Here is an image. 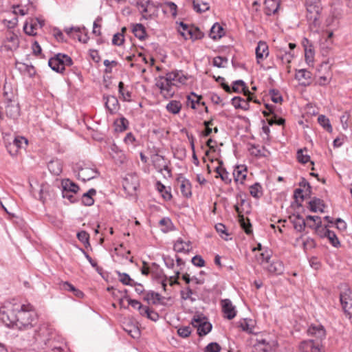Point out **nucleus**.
<instances>
[{
	"instance_id": "obj_1",
	"label": "nucleus",
	"mask_w": 352,
	"mask_h": 352,
	"mask_svg": "<svg viewBox=\"0 0 352 352\" xmlns=\"http://www.w3.org/2000/svg\"><path fill=\"white\" fill-rule=\"evenodd\" d=\"M3 322L15 324L20 330H28L35 326L38 316L30 304L6 302L0 307Z\"/></svg>"
},
{
	"instance_id": "obj_2",
	"label": "nucleus",
	"mask_w": 352,
	"mask_h": 352,
	"mask_svg": "<svg viewBox=\"0 0 352 352\" xmlns=\"http://www.w3.org/2000/svg\"><path fill=\"white\" fill-rule=\"evenodd\" d=\"M56 332L53 327L46 322L41 323L33 330L32 340L42 348H50L52 351L61 352L63 349L54 344Z\"/></svg>"
},
{
	"instance_id": "obj_3",
	"label": "nucleus",
	"mask_w": 352,
	"mask_h": 352,
	"mask_svg": "<svg viewBox=\"0 0 352 352\" xmlns=\"http://www.w3.org/2000/svg\"><path fill=\"white\" fill-rule=\"evenodd\" d=\"M307 18L310 24L318 28L320 25V15L322 7L320 0H306Z\"/></svg>"
},
{
	"instance_id": "obj_4",
	"label": "nucleus",
	"mask_w": 352,
	"mask_h": 352,
	"mask_svg": "<svg viewBox=\"0 0 352 352\" xmlns=\"http://www.w3.org/2000/svg\"><path fill=\"white\" fill-rule=\"evenodd\" d=\"M155 86L159 89L160 95L166 99L170 98L175 95L176 87L168 73L155 79Z\"/></svg>"
},
{
	"instance_id": "obj_5",
	"label": "nucleus",
	"mask_w": 352,
	"mask_h": 352,
	"mask_svg": "<svg viewBox=\"0 0 352 352\" xmlns=\"http://www.w3.org/2000/svg\"><path fill=\"white\" fill-rule=\"evenodd\" d=\"M72 64L73 60L70 56L60 53L50 58L48 61L50 68L58 73H63L65 66H71Z\"/></svg>"
},
{
	"instance_id": "obj_6",
	"label": "nucleus",
	"mask_w": 352,
	"mask_h": 352,
	"mask_svg": "<svg viewBox=\"0 0 352 352\" xmlns=\"http://www.w3.org/2000/svg\"><path fill=\"white\" fill-rule=\"evenodd\" d=\"M191 324L197 329L199 336L207 335L212 330V324L203 315H196L191 321Z\"/></svg>"
},
{
	"instance_id": "obj_7",
	"label": "nucleus",
	"mask_w": 352,
	"mask_h": 352,
	"mask_svg": "<svg viewBox=\"0 0 352 352\" xmlns=\"http://www.w3.org/2000/svg\"><path fill=\"white\" fill-rule=\"evenodd\" d=\"M340 300L345 314L349 318L352 317V291L347 285L342 287Z\"/></svg>"
},
{
	"instance_id": "obj_8",
	"label": "nucleus",
	"mask_w": 352,
	"mask_h": 352,
	"mask_svg": "<svg viewBox=\"0 0 352 352\" xmlns=\"http://www.w3.org/2000/svg\"><path fill=\"white\" fill-rule=\"evenodd\" d=\"M151 159L153 166L159 173H162L163 170H165L167 172L168 177H171V169L169 168L170 161L169 160L158 153L152 155Z\"/></svg>"
},
{
	"instance_id": "obj_9",
	"label": "nucleus",
	"mask_w": 352,
	"mask_h": 352,
	"mask_svg": "<svg viewBox=\"0 0 352 352\" xmlns=\"http://www.w3.org/2000/svg\"><path fill=\"white\" fill-rule=\"evenodd\" d=\"M137 6L145 19L151 18L152 9L155 8L151 0H137Z\"/></svg>"
},
{
	"instance_id": "obj_10",
	"label": "nucleus",
	"mask_w": 352,
	"mask_h": 352,
	"mask_svg": "<svg viewBox=\"0 0 352 352\" xmlns=\"http://www.w3.org/2000/svg\"><path fill=\"white\" fill-rule=\"evenodd\" d=\"M3 43V47L7 50L10 51L16 50L19 45V38L17 35L12 32H9L6 34Z\"/></svg>"
},
{
	"instance_id": "obj_11",
	"label": "nucleus",
	"mask_w": 352,
	"mask_h": 352,
	"mask_svg": "<svg viewBox=\"0 0 352 352\" xmlns=\"http://www.w3.org/2000/svg\"><path fill=\"white\" fill-rule=\"evenodd\" d=\"M172 80L174 82L175 87L186 85L190 78V76L182 70H175L168 73Z\"/></svg>"
},
{
	"instance_id": "obj_12",
	"label": "nucleus",
	"mask_w": 352,
	"mask_h": 352,
	"mask_svg": "<svg viewBox=\"0 0 352 352\" xmlns=\"http://www.w3.org/2000/svg\"><path fill=\"white\" fill-rule=\"evenodd\" d=\"M104 107L110 114H115L120 109L118 98L114 96H104Z\"/></svg>"
},
{
	"instance_id": "obj_13",
	"label": "nucleus",
	"mask_w": 352,
	"mask_h": 352,
	"mask_svg": "<svg viewBox=\"0 0 352 352\" xmlns=\"http://www.w3.org/2000/svg\"><path fill=\"white\" fill-rule=\"evenodd\" d=\"M308 335L316 339L322 340L326 337V330L320 324H311L307 329Z\"/></svg>"
},
{
	"instance_id": "obj_14",
	"label": "nucleus",
	"mask_w": 352,
	"mask_h": 352,
	"mask_svg": "<svg viewBox=\"0 0 352 352\" xmlns=\"http://www.w3.org/2000/svg\"><path fill=\"white\" fill-rule=\"evenodd\" d=\"M222 311L224 314L225 318L228 320L233 319L236 315L235 307L232 305L229 299H224L221 300Z\"/></svg>"
},
{
	"instance_id": "obj_15",
	"label": "nucleus",
	"mask_w": 352,
	"mask_h": 352,
	"mask_svg": "<svg viewBox=\"0 0 352 352\" xmlns=\"http://www.w3.org/2000/svg\"><path fill=\"white\" fill-rule=\"evenodd\" d=\"M125 191L129 194L133 195L137 190L138 186V179L135 175H129L126 177L122 184Z\"/></svg>"
},
{
	"instance_id": "obj_16",
	"label": "nucleus",
	"mask_w": 352,
	"mask_h": 352,
	"mask_svg": "<svg viewBox=\"0 0 352 352\" xmlns=\"http://www.w3.org/2000/svg\"><path fill=\"white\" fill-rule=\"evenodd\" d=\"M295 78L299 82L300 85L308 86L311 82V73L305 69H298L296 72Z\"/></svg>"
},
{
	"instance_id": "obj_17",
	"label": "nucleus",
	"mask_w": 352,
	"mask_h": 352,
	"mask_svg": "<svg viewBox=\"0 0 352 352\" xmlns=\"http://www.w3.org/2000/svg\"><path fill=\"white\" fill-rule=\"evenodd\" d=\"M264 267L272 275H280L284 272V265L283 262L278 260L273 261L270 263H269Z\"/></svg>"
},
{
	"instance_id": "obj_18",
	"label": "nucleus",
	"mask_w": 352,
	"mask_h": 352,
	"mask_svg": "<svg viewBox=\"0 0 352 352\" xmlns=\"http://www.w3.org/2000/svg\"><path fill=\"white\" fill-rule=\"evenodd\" d=\"M98 175V172L95 168L84 167L81 168L78 173V177L83 182L89 181L95 178Z\"/></svg>"
},
{
	"instance_id": "obj_19",
	"label": "nucleus",
	"mask_w": 352,
	"mask_h": 352,
	"mask_svg": "<svg viewBox=\"0 0 352 352\" xmlns=\"http://www.w3.org/2000/svg\"><path fill=\"white\" fill-rule=\"evenodd\" d=\"M255 51L258 63H259L260 60L267 58L269 55L268 45L264 41H259L258 43Z\"/></svg>"
},
{
	"instance_id": "obj_20",
	"label": "nucleus",
	"mask_w": 352,
	"mask_h": 352,
	"mask_svg": "<svg viewBox=\"0 0 352 352\" xmlns=\"http://www.w3.org/2000/svg\"><path fill=\"white\" fill-rule=\"evenodd\" d=\"M265 13L267 15H272L275 14L280 6V0H265Z\"/></svg>"
},
{
	"instance_id": "obj_21",
	"label": "nucleus",
	"mask_w": 352,
	"mask_h": 352,
	"mask_svg": "<svg viewBox=\"0 0 352 352\" xmlns=\"http://www.w3.org/2000/svg\"><path fill=\"white\" fill-rule=\"evenodd\" d=\"M190 241H184L182 238H179L174 243L173 249L175 252L179 253H188L190 252Z\"/></svg>"
},
{
	"instance_id": "obj_22",
	"label": "nucleus",
	"mask_w": 352,
	"mask_h": 352,
	"mask_svg": "<svg viewBox=\"0 0 352 352\" xmlns=\"http://www.w3.org/2000/svg\"><path fill=\"white\" fill-rule=\"evenodd\" d=\"M219 165L216 167L215 172L217 173V175L216 177H220L221 180L226 184H228L231 182L232 179L230 177L229 173L224 168L222 165L223 162L222 161L219 162Z\"/></svg>"
},
{
	"instance_id": "obj_23",
	"label": "nucleus",
	"mask_w": 352,
	"mask_h": 352,
	"mask_svg": "<svg viewBox=\"0 0 352 352\" xmlns=\"http://www.w3.org/2000/svg\"><path fill=\"white\" fill-rule=\"evenodd\" d=\"M20 108L17 103L10 101L6 107V115L13 119L16 118L19 116Z\"/></svg>"
},
{
	"instance_id": "obj_24",
	"label": "nucleus",
	"mask_w": 352,
	"mask_h": 352,
	"mask_svg": "<svg viewBox=\"0 0 352 352\" xmlns=\"http://www.w3.org/2000/svg\"><path fill=\"white\" fill-rule=\"evenodd\" d=\"M47 168L53 175H59L63 170V163L60 160H52L47 164Z\"/></svg>"
},
{
	"instance_id": "obj_25",
	"label": "nucleus",
	"mask_w": 352,
	"mask_h": 352,
	"mask_svg": "<svg viewBox=\"0 0 352 352\" xmlns=\"http://www.w3.org/2000/svg\"><path fill=\"white\" fill-rule=\"evenodd\" d=\"M276 56L284 64H289L294 58V54L287 49H279L276 52Z\"/></svg>"
},
{
	"instance_id": "obj_26",
	"label": "nucleus",
	"mask_w": 352,
	"mask_h": 352,
	"mask_svg": "<svg viewBox=\"0 0 352 352\" xmlns=\"http://www.w3.org/2000/svg\"><path fill=\"white\" fill-rule=\"evenodd\" d=\"M193 9L198 13L205 12L210 9L209 2L207 0H193Z\"/></svg>"
},
{
	"instance_id": "obj_27",
	"label": "nucleus",
	"mask_w": 352,
	"mask_h": 352,
	"mask_svg": "<svg viewBox=\"0 0 352 352\" xmlns=\"http://www.w3.org/2000/svg\"><path fill=\"white\" fill-rule=\"evenodd\" d=\"M277 346L276 341L267 342L265 339L258 341V347L263 352H272Z\"/></svg>"
},
{
	"instance_id": "obj_28",
	"label": "nucleus",
	"mask_w": 352,
	"mask_h": 352,
	"mask_svg": "<svg viewBox=\"0 0 352 352\" xmlns=\"http://www.w3.org/2000/svg\"><path fill=\"white\" fill-rule=\"evenodd\" d=\"M309 210L311 212H324V201L318 198H314L309 202Z\"/></svg>"
},
{
	"instance_id": "obj_29",
	"label": "nucleus",
	"mask_w": 352,
	"mask_h": 352,
	"mask_svg": "<svg viewBox=\"0 0 352 352\" xmlns=\"http://www.w3.org/2000/svg\"><path fill=\"white\" fill-rule=\"evenodd\" d=\"M61 186L62 190L77 193L79 190L78 186L69 179L62 180Z\"/></svg>"
},
{
	"instance_id": "obj_30",
	"label": "nucleus",
	"mask_w": 352,
	"mask_h": 352,
	"mask_svg": "<svg viewBox=\"0 0 352 352\" xmlns=\"http://www.w3.org/2000/svg\"><path fill=\"white\" fill-rule=\"evenodd\" d=\"M118 91L124 101H131L132 92L124 87V84L122 81H120L118 84Z\"/></svg>"
},
{
	"instance_id": "obj_31",
	"label": "nucleus",
	"mask_w": 352,
	"mask_h": 352,
	"mask_svg": "<svg viewBox=\"0 0 352 352\" xmlns=\"http://www.w3.org/2000/svg\"><path fill=\"white\" fill-rule=\"evenodd\" d=\"M182 107V105L180 101L173 100L166 104V109L170 113L177 114L180 112Z\"/></svg>"
},
{
	"instance_id": "obj_32",
	"label": "nucleus",
	"mask_w": 352,
	"mask_h": 352,
	"mask_svg": "<svg viewBox=\"0 0 352 352\" xmlns=\"http://www.w3.org/2000/svg\"><path fill=\"white\" fill-rule=\"evenodd\" d=\"M96 194V191L94 188H91L88 192L84 193L82 197V203L85 206H91L94 204V200L93 196Z\"/></svg>"
},
{
	"instance_id": "obj_33",
	"label": "nucleus",
	"mask_w": 352,
	"mask_h": 352,
	"mask_svg": "<svg viewBox=\"0 0 352 352\" xmlns=\"http://www.w3.org/2000/svg\"><path fill=\"white\" fill-rule=\"evenodd\" d=\"M223 34L224 30L219 23H215L212 25L210 32V37L211 38L218 39L221 38Z\"/></svg>"
},
{
	"instance_id": "obj_34",
	"label": "nucleus",
	"mask_w": 352,
	"mask_h": 352,
	"mask_svg": "<svg viewBox=\"0 0 352 352\" xmlns=\"http://www.w3.org/2000/svg\"><path fill=\"white\" fill-rule=\"evenodd\" d=\"M162 297L160 296V294L155 292L153 291H150L147 292L145 296H144V300L146 301L147 302L152 304H157V302H160L162 300Z\"/></svg>"
},
{
	"instance_id": "obj_35",
	"label": "nucleus",
	"mask_w": 352,
	"mask_h": 352,
	"mask_svg": "<svg viewBox=\"0 0 352 352\" xmlns=\"http://www.w3.org/2000/svg\"><path fill=\"white\" fill-rule=\"evenodd\" d=\"M232 104L236 109H241L243 110H248L249 109L248 101L241 98V97H234L232 99Z\"/></svg>"
},
{
	"instance_id": "obj_36",
	"label": "nucleus",
	"mask_w": 352,
	"mask_h": 352,
	"mask_svg": "<svg viewBox=\"0 0 352 352\" xmlns=\"http://www.w3.org/2000/svg\"><path fill=\"white\" fill-rule=\"evenodd\" d=\"M272 252L270 250H265L258 255H256L257 261L261 265H267L270 263Z\"/></svg>"
},
{
	"instance_id": "obj_37",
	"label": "nucleus",
	"mask_w": 352,
	"mask_h": 352,
	"mask_svg": "<svg viewBox=\"0 0 352 352\" xmlns=\"http://www.w3.org/2000/svg\"><path fill=\"white\" fill-rule=\"evenodd\" d=\"M133 32L135 37L142 41L146 36L145 28L140 23H137L133 27Z\"/></svg>"
},
{
	"instance_id": "obj_38",
	"label": "nucleus",
	"mask_w": 352,
	"mask_h": 352,
	"mask_svg": "<svg viewBox=\"0 0 352 352\" xmlns=\"http://www.w3.org/2000/svg\"><path fill=\"white\" fill-rule=\"evenodd\" d=\"M37 23H39L41 28L43 25V21H41L38 19H36V22L30 23V24L26 23L23 26V30L25 34L28 35L36 34L35 30L38 25Z\"/></svg>"
},
{
	"instance_id": "obj_39",
	"label": "nucleus",
	"mask_w": 352,
	"mask_h": 352,
	"mask_svg": "<svg viewBox=\"0 0 352 352\" xmlns=\"http://www.w3.org/2000/svg\"><path fill=\"white\" fill-rule=\"evenodd\" d=\"M246 169H242L240 166H237L233 172V176L236 182L243 184L246 178Z\"/></svg>"
},
{
	"instance_id": "obj_40",
	"label": "nucleus",
	"mask_w": 352,
	"mask_h": 352,
	"mask_svg": "<svg viewBox=\"0 0 352 352\" xmlns=\"http://www.w3.org/2000/svg\"><path fill=\"white\" fill-rule=\"evenodd\" d=\"M114 124L116 126V130L119 132H122L125 131L129 126V121L124 117H122L119 119H117L114 122Z\"/></svg>"
},
{
	"instance_id": "obj_41",
	"label": "nucleus",
	"mask_w": 352,
	"mask_h": 352,
	"mask_svg": "<svg viewBox=\"0 0 352 352\" xmlns=\"http://www.w3.org/2000/svg\"><path fill=\"white\" fill-rule=\"evenodd\" d=\"M180 190L182 194L186 197H188L191 196V184L190 182L187 179H183L180 184Z\"/></svg>"
},
{
	"instance_id": "obj_42",
	"label": "nucleus",
	"mask_w": 352,
	"mask_h": 352,
	"mask_svg": "<svg viewBox=\"0 0 352 352\" xmlns=\"http://www.w3.org/2000/svg\"><path fill=\"white\" fill-rule=\"evenodd\" d=\"M293 223L294 228L298 232H302L306 227L305 221L300 214L296 216Z\"/></svg>"
},
{
	"instance_id": "obj_43",
	"label": "nucleus",
	"mask_w": 352,
	"mask_h": 352,
	"mask_svg": "<svg viewBox=\"0 0 352 352\" xmlns=\"http://www.w3.org/2000/svg\"><path fill=\"white\" fill-rule=\"evenodd\" d=\"M232 89L234 92H239L241 89L243 91L245 95H247V93H250V91L245 86V83L242 80L234 81Z\"/></svg>"
},
{
	"instance_id": "obj_44",
	"label": "nucleus",
	"mask_w": 352,
	"mask_h": 352,
	"mask_svg": "<svg viewBox=\"0 0 352 352\" xmlns=\"http://www.w3.org/2000/svg\"><path fill=\"white\" fill-rule=\"evenodd\" d=\"M311 228H314L316 231V233L320 237V238H327V232H330L331 230L328 229L327 226H322V223L319 224L316 226H313L311 225L309 226Z\"/></svg>"
},
{
	"instance_id": "obj_45",
	"label": "nucleus",
	"mask_w": 352,
	"mask_h": 352,
	"mask_svg": "<svg viewBox=\"0 0 352 352\" xmlns=\"http://www.w3.org/2000/svg\"><path fill=\"white\" fill-rule=\"evenodd\" d=\"M188 39L197 40L204 37V33L197 27L192 25L191 31L188 32Z\"/></svg>"
},
{
	"instance_id": "obj_46",
	"label": "nucleus",
	"mask_w": 352,
	"mask_h": 352,
	"mask_svg": "<svg viewBox=\"0 0 352 352\" xmlns=\"http://www.w3.org/2000/svg\"><path fill=\"white\" fill-rule=\"evenodd\" d=\"M315 342L312 340H304L299 344V350L301 352H311Z\"/></svg>"
},
{
	"instance_id": "obj_47",
	"label": "nucleus",
	"mask_w": 352,
	"mask_h": 352,
	"mask_svg": "<svg viewBox=\"0 0 352 352\" xmlns=\"http://www.w3.org/2000/svg\"><path fill=\"white\" fill-rule=\"evenodd\" d=\"M262 187L258 183H255L250 187V193L254 198H259L262 196Z\"/></svg>"
},
{
	"instance_id": "obj_48",
	"label": "nucleus",
	"mask_w": 352,
	"mask_h": 352,
	"mask_svg": "<svg viewBox=\"0 0 352 352\" xmlns=\"http://www.w3.org/2000/svg\"><path fill=\"white\" fill-rule=\"evenodd\" d=\"M318 122L327 131L331 132L332 131L329 120L325 116L320 115L318 118Z\"/></svg>"
},
{
	"instance_id": "obj_49",
	"label": "nucleus",
	"mask_w": 352,
	"mask_h": 352,
	"mask_svg": "<svg viewBox=\"0 0 352 352\" xmlns=\"http://www.w3.org/2000/svg\"><path fill=\"white\" fill-rule=\"evenodd\" d=\"M118 276H119L120 281L123 285H130V286H133V285H135V281L132 278H131V277L129 276V275L128 274L118 272Z\"/></svg>"
},
{
	"instance_id": "obj_50",
	"label": "nucleus",
	"mask_w": 352,
	"mask_h": 352,
	"mask_svg": "<svg viewBox=\"0 0 352 352\" xmlns=\"http://www.w3.org/2000/svg\"><path fill=\"white\" fill-rule=\"evenodd\" d=\"M327 238L333 247L338 248L340 246V242L334 232L331 230L330 232H327Z\"/></svg>"
},
{
	"instance_id": "obj_51",
	"label": "nucleus",
	"mask_w": 352,
	"mask_h": 352,
	"mask_svg": "<svg viewBox=\"0 0 352 352\" xmlns=\"http://www.w3.org/2000/svg\"><path fill=\"white\" fill-rule=\"evenodd\" d=\"M215 229L217 232L220 234L221 238L224 239H227L229 234L228 233L227 228L226 226L223 223H217L215 225Z\"/></svg>"
},
{
	"instance_id": "obj_52",
	"label": "nucleus",
	"mask_w": 352,
	"mask_h": 352,
	"mask_svg": "<svg viewBox=\"0 0 352 352\" xmlns=\"http://www.w3.org/2000/svg\"><path fill=\"white\" fill-rule=\"evenodd\" d=\"M305 50V56L306 62L309 64L310 63H313L315 52L313 45L311 47H308L304 50Z\"/></svg>"
},
{
	"instance_id": "obj_53",
	"label": "nucleus",
	"mask_w": 352,
	"mask_h": 352,
	"mask_svg": "<svg viewBox=\"0 0 352 352\" xmlns=\"http://www.w3.org/2000/svg\"><path fill=\"white\" fill-rule=\"evenodd\" d=\"M191 28L192 25L189 26L183 22H181L178 31L185 39H188L189 34H188V32H190V30L191 31Z\"/></svg>"
},
{
	"instance_id": "obj_54",
	"label": "nucleus",
	"mask_w": 352,
	"mask_h": 352,
	"mask_svg": "<svg viewBox=\"0 0 352 352\" xmlns=\"http://www.w3.org/2000/svg\"><path fill=\"white\" fill-rule=\"evenodd\" d=\"M78 239L86 247L87 245H89V234L84 230L77 233Z\"/></svg>"
},
{
	"instance_id": "obj_55",
	"label": "nucleus",
	"mask_w": 352,
	"mask_h": 352,
	"mask_svg": "<svg viewBox=\"0 0 352 352\" xmlns=\"http://www.w3.org/2000/svg\"><path fill=\"white\" fill-rule=\"evenodd\" d=\"M192 330L190 326H183L177 329L178 335L183 338H186L191 334Z\"/></svg>"
},
{
	"instance_id": "obj_56",
	"label": "nucleus",
	"mask_w": 352,
	"mask_h": 352,
	"mask_svg": "<svg viewBox=\"0 0 352 352\" xmlns=\"http://www.w3.org/2000/svg\"><path fill=\"white\" fill-rule=\"evenodd\" d=\"M12 142L20 149L27 146L28 140L22 136H16L12 140Z\"/></svg>"
},
{
	"instance_id": "obj_57",
	"label": "nucleus",
	"mask_w": 352,
	"mask_h": 352,
	"mask_svg": "<svg viewBox=\"0 0 352 352\" xmlns=\"http://www.w3.org/2000/svg\"><path fill=\"white\" fill-rule=\"evenodd\" d=\"M221 346L217 342H210L206 347L204 352H219Z\"/></svg>"
},
{
	"instance_id": "obj_58",
	"label": "nucleus",
	"mask_w": 352,
	"mask_h": 352,
	"mask_svg": "<svg viewBox=\"0 0 352 352\" xmlns=\"http://www.w3.org/2000/svg\"><path fill=\"white\" fill-rule=\"evenodd\" d=\"M297 158L299 162L305 164L310 160V157L307 154H304L302 149H299L297 152Z\"/></svg>"
},
{
	"instance_id": "obj_59",
	"label": "nucleus",
	"mask_w": 352,
	"mask_h": 352,
	"mask_svg": "<svg viewBox=\"0 0 352 352\" xmlns=\"http://www.w3.org/2000/svg\"><path fill=\"white\" fill-rule=\"evenodd\" d=\"M325 23L326 25L331 29H336L338 27V19L333 16L328 17Z\"/></svg>"
},
{
	"instance_id": "obj_60",
	"label": "nucleus",
	"mask_w": 352,
	"mask_h": 352,
	"mask_svg": "<svg viewBox=\"0 0 352 352\" xmlns=\"http://www.w3.org/2000/svg\"><path fill=\"white\" fill-rule=\"evenodd\" d=\"M240 223L247 234H250L252 232V230L251 229L252 226L248 219L245 220L243 217L240 220Z\"/></svg>"
},
{
	"instance_id": "obj_61",
	"label": "nucleus",
	"mask_w": 352,
	"mask_h": 352,
	"mask_svg": "<svg viewBox=\"0 0 352 352\" xmlns=\"http://www.w3.org/2000/svg\"><path fill=\"white\" fill-rule=\"evenodd\" d=\"M193 292L192 290L188 287L186 291H181V297L183 300H190L191 301H195V298L192 297Z\"/></svg>"
},
{
	"instance_id": "obj_62",
	"label": "nucleus",
	"mask_w": 352,
	"mask_h": 352,
	"mask_svg": "<svg viewBox=\"0 0 352 352\" xmlns=\"http://www.w3.org/2000/svg\"><path fill=\"white\" fill-rule=\"evenodd\" d=\"M270 95L271 96L272 100L275 103H279L283 100L282 96L277 90H270Z\"/></svg>"
},
{
	"instance_id": "obj_63",
	"label": "nucleus",
	"mask_w": 352,
	"mask_h": 352,
	"mask_svg": "<svg viewBox=\"0 0 352 352\" xmlns=\"http://www.w3.org/2000/svg\"><path fill=\"white\" fill-rule=\"evenodd\" d=\"M124 36L121 33H117L113 35L112 43L115 45L120 46L124 42Z\"/></svg>"
},
{
	"instance_id": "obj_64",
	"label": "nucleus",
	"mask_w": 352,
	"mask_h": 352,
	"mask_svg": "<svg viewBox=\"0 0 352 352\" xmlns=\"http://www.w3.org/2000/svg\"><path fill=\"white\" fill-rule=\"evenodd\" d=\"M6 148L8 153L14 156L16 155L19 152V148H17V146H16L12 142H9L6 144Z\"/></svg>"
}]
</instances>
